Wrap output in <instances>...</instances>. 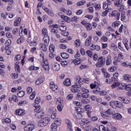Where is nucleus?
<instances>
[{"label":"nucleus","instance_id":"nucleus-58","mask_svg":"<svg viewBox=\"0 0 131 131\" xmlns=\"http://www.w3.org/2000/svg\"><path fill=\"white\" fill-rule=\"evenodd\" d=\"M81 102L83 104H89V103H90V100L88 99H83L81 100Z\"/></svg>","mask_w":131,"mask_h":131},{"label":"nucleus","instance_id":"nucleus-50","mask_svg":"<svg viewBox=\"0 0 131 131\" xmlns=\"http://www.w3.org/2000/svg\"><path fill=\"white\" fill-rule=\"evenodd\" d=\"M25 40V38L21 37L17 39V42L18 44L22 43V42H23V41H24Z\"/></svg>","mask_w":131,"mask_h":131},{"label":"nucleus","instance_id":"nucleus-2","mask_svg":"<svg viewBox=\"0 0 131 131\" xmlns=\"http://www.w3.org/2000/svg\"><path fill=\"white\" fill-rule=\"evenodd\" d=\"M43 43H40V49L44 53H46L48 51V47H49V43L50 40H43Z\"/></svg>","mask_w":131,"mask_h":131},{"label":"nucleus","instance_id":"nucleus-38","mask_svg":"<svg viewBox=\"0 0 131 131\" xmlns=\"http://www.w3.org/2000/svg\"><path fill=\"white\" fill-rule=\"evenodd\" d=\"M61 57L63 59H68V58H69V54H68L66 53H61Z\"/></svg>","mask_w":131,"mask_h":131},{"label":"nucleus","instance_id":"nucleus-51","mask_svg":"<svg viewBox=\"0 0 131 131\" xmlns=\"http://www.w3.org/2000/svg\"><path fill=\"white\" fill-rule=\"evenodd\" d=\"M106 82L107 83H109L110 84H111V83H113V82H115V80L113 78H112L111 79H106Z\"/></svg>","mask_w":131,"mask_h":131},{"label":"nucleus","instance_id":"nucleus-36","mask_svg":"<svg viewBox=\"0 0 131 131\" xmlns=\"http://www.w3.org/2000/svg\"><path fill=\"white\" fill-rule=\"evenodd\" d=\"M73 62L75 65H79L81 62V60H80L79 58H76L73 61Z\"/></svg>","mask_w":131,"mask_h":131},{"label":"nucleus","instance_id":"nucleus-16","mask_svg":"<svg viewBox=\"0 0 131 131\" xmlns=\"http://www.w3.org/2000/svg\"><path fill=\"white\" fill-rule=\"evenodd\" d=\"M90 50L91 51H99L100 50H101V47L99 45H95V44H92V45L90 47Z\"/></svg>","mask_w":131,"mask_h":131},{"label":"nucleus","instance_id":"nucleus-20","mask_svg":"<svg viewBox=\"0 0 131 131\" xmlns=\"http://www.w3.org/2000/svg\"><path fill=\"white\" fill-rule=\"evenodd\" d=\"M45 81V77H39L36 81V84L37 85H39V84H41L42 82Z\"/></svg>","mask_w":131,"mask_h":131},{"label":"nucleus","instance_id":"nucleus-7","mask_svg":"<svg viewBox=\"0 0 131 131\" xmlns=\"http://www.w3.org/2000/svg\"><path fill=\"white\" fill-rule=\"evenodd\" d=\"M121 20L124 22H128L129 21V16H128V13L127 12H121Z\"/></svg>","mask_w":131,"mask_h":131},{"label":"nucleus","instance_id":"nucleus-6","mask_svg":"<svg viewBox=\"0 0 131 131\" xmlns=\"http://www.w3.org/2000/svg\"><path fill=\"white\" fill-rule=\"evenodd\" d=\"M113 112V111L109 108L106 112L101 113V115L104 119H109L110 115L112 114Z\"/></svg>","mask_w":131,"mask_h":131},{"label":"nucleus","instance_id":"nucleus-53","mask_svg":"<svg viewBox=\"0 0 131 131\" xmlns=\"http://www.w3.org/2000/svg\"><path fill=\"white\" fill-rule=\"evenodd\" d=\"M29 70L33 71L34 70H38V69H39V67H36L35 66H31L29 68Z\"/></svg>","mask_w":131,"mask_h":131},{"label":"nucleus","instance_id":"nucleus-30","mask_svg":"<svg viewBox=\"0 0 131 131\" xmlns=\"http://www.w3.org/2000/svg\"><path fill=\"white\" fill-rule=\"evenodd\" d=\"M112 63V60H111V56H108L107 57V59L106 60V66H109V65H111Z\"/></svg>","mask_w":131,"mask_h":131},{"label":"nucleus","instance_id":"nucleus-18","mask_svg":"<svg viewBox=\"0 0 131 131\" xmlns=\"http://www.w3.org/2000/svg\"><path fill=\"white\" fill-rule=\"evenodd\" d=\"M110 131V130H109V128H107L106 129V127H105V126L103 125H101L99 126V130L97 128H95L93 130V131Z\"/></svg>","mask_w":131,"mask_h":131},{"label":"nucleus","instance_id":"nucleus-42","mask_svg":"<svg viewBox=\"0 0 131 131\" xmlns=\"http://www.w3.org/2000/svg\"><path fill=\"white\" fill-rule=\"evenodd\" d=\"M25 95V92L24 91H21L17 93V96L19 98H22V97H24Z\"/></svg>","mask_w":131,"mask_h":131},{"label":"nucleus","instance_id":"nucleus-47","mask_svg":"<svg viewBox=\"0 0 131 131\" xmlns=\"http://www.w3.org/2000/svg\"><path fill=\"white\" fill-rule=\"evenodd\" d=\"M101 92V89L99 87H96L95 89L93 91V93L94 94H100V93Z\"/></svg>","mask_w":131,"mask_h":131},{"label":"nucleus","instance_id":"nucleus-62","mask_svg":"<svg viewBox=\"0 0 131 131\" xmlns=\"http://www.w3.org/2000/svg\"><path fill=\"white\" fill-rule=\"evenodd\" d=\"M87 115L89 117V118H92L93 116H94V114H93V112L92 111L87 112Z\"/></svg>","mask_w":131,"mask_h":131},{"label":"nucleus","instance_id":"nucleus-52","mask_svg":"<svg viewBox=\"0 0 131 131\" xmlns=\"http://www.w3.org/2000/svg\"><path fill=\"white\" fill-rule=\"evenodd\" d=\"M119 26V21H116L114 22L112 25V27H113V28L115 27H118Z\"/></svg>","mask_w":131,"mask_h":131},{"label":"nucleus","instance_id":"nucleus-25","mask_svg":"<svg viewBox=\"0 0 131 131\" xmlns=\"http://www.w3.org/2000/svg\"><path fill=\"white\" fill-rule=\"evenodd\" d=\"M128 40L127 39H124L123 40V43L125 47L126 48V50L127 51L129 50V47L128 46Z\"/></svg>","mask_w":131,"mask_h":131},{"label":"nucleus","instance_id":"nucleus-48","mask_svg":"<svg viewBox=\"0 0 131 131\" xmlns=\"http://www.w3.org/2000/svg\"><path fill=\"white\" fill-rule=\"evenodd\" d=\"M93 7H95L96 10H100L101 9V5L97 3H93Z\"/></svg>","mask_w":131,"mask_h":131},{"label":"nucleus","instance_id":"nucleus-27","mask_svg":"<svg viewBox=\"0 0 131 131\" xmlns=\"http://www.w3.org/2000/svg\"><path fill=\"white\" fill-rule=\"evenodd\" d=\"M44 11H45L49 16H51V17H54V16H55L54 12H52V11L50 10V9H48L47 8H45Z\"/></svg>","mask_w":131,"mask_h":131},{"label":"nucleus","instance_id":"nucleus-11","mask_svg":"<svg viewBox=\"0 0 131 131\" xmlns=\"http://www.w3.org/2000/svg\"><path fill=\"white\" fill-rule=\"evenodd\" d=\"M81 24H82V25H84V26H85L88 31H90L93 29V27L92 26V25L89 23H87L85 20L82 21Z\"/></svg>","mask_w":131,"mask_h":131},{"label":"nucleus","instance_id":"nucleus-54","mask_svg":"<svg viewBox=\"0 0 131 131\" xmlns=\"http://www.w3.org/2000/svg\"><path fill=\"white\" fill-rule=\"evenodd\" d=\"M17 99V96L15 95H12L11 97H9V101H14L16 102Z\"/></svg>","mask_w":131,"mask_h":131},{"label":"nucleus","instance_id":"nucleus-46","mask_svg":"<svg viewBox=\"0 0 131 131\" xmlns=\"http://www.w3.org/2000/svg\"><path fill=\"white\" fill-rule=\"evenodd\" d=\"M94 6H91L90 7L88 8V13H90V14H93L94 13Z\"/></svg>","mask_w":131,"mask_h":131},{"label":"nucleus","instance_id":"nucleus-24","mask_svg":"<svg viewBox=\"0 0 131 131\" xmlns=\"http://www.w3.org/2000/svg\"><path fill=\"white\" fill-rule=\"evenodd\" d=\"M63 84L64 85H66V86H69L70 85H71V80H70V79L69 78H67L63 81Z\"/></svg>","mask_w":131,"mask_h":131},{"label":"nucleus","instance_id":"nucleus-9","mask_svg":"<svg viewBox=\"0 0 131 131\" xmlns=\"http://www.w3.org/2000/svg\"><path fill=\"white\" fill-rule=\"evenodd\" d=\"M119 76V74L118 73H115L113 74V79L115 80V83H113L112 86L113 88H117V86H118V83L117 81V77Z\"/></svg>","mask_w":131,"mask_h":131},{"label":"nucleus","instance_id":"nucleus-32","mask_svg":"<svg viewBox=\"0 0 131 131\" xmlns=\"http://www.w3.org/2000/svg\"><path fill=\"white\" fill-rule=\"evenodd\" d=\"M124 80L127 82L131 81V77L128 75H124L123 76Z\"/></svg>","mask_w":131,"mask_h":131},{"label":"nucleus","instance_id":"nucleus-15","mask_svg":"<svg viewBox=\"0 0 131 131\" xmlns=\"http://www.w3.org/2000/svg\"><path fill=\"white\" fill-rule=\"evenodd\" d=\"M65 122L66 124H67V127L69 130H73L72 129V122H71V121L68 119H67L65 120Z\"/></svg>","mask_w":131,"mask_h":131},{"label":"nucleus","instance_id":"nucleus-43","mask_svg":"<svg viewBox=\"0 0 131 131\" xmlns=\"http://www.w3.org/2000/svg\"><path fill=\"white\" fill-rule=\"evenodd\" d=\"M121 102L125 103V104H129V102H130V99L129 98H125L124 100H121Z\"/></svg>","mask_w":131,"mask_h":131},{"label":"nucleus","instance_id":"nucleus-1","mask_svg":"<svg viewBox=\"0 0 131 131\" xmlns=\"http://www.w3.org/2000/svg\"><path fill=\"white\" fill-rule=\"evenodd\" d=\"M76 82L75 84L72 86L71 92L72 93H90V90L83 87L84 81L83 78H80L79 76H77L75 78Z\"/></svg>","mask_w":131,"mask_h":131},{"label":"nucleus","instance_id":"nucleus-39","mask_svg":"<svg viewBox=\"0 0 131 131\" xmlns=\"http://www.w3.org/2000/svg\"><path fill=\"white\" fill-rule=\"evenodd\" d=\"M49 50L51 53L55 52V45L54 44H51L49 46Z\"/></svg>","mask_w":131,"mask_h":131},{"label":"nucleus","instance_id":"nucleus-40","mask_svg":"<svg viewBox=\"0 0 131 131\" xmlns=\"http://www.w3.org/2000/svg\"><path fill=\"white\" fill-rule=\"evenodd\" d=\"M122 106H123V104L122 102L119 101H117L116 107L121 108H122Z\"/></svg>","mask_w":131,"mask_h":131},{"label":"nucleus","instance_id":"nucleus-61","mask_svg":"<svg viewBox=\"0 0 131 131\" xmlns=\"http://www.w3.org/2000/svg\"><path fill=\"white\" fill-rule=\"evenodd\" d=\"M115 70H116V67L114 66L111 67L108 69V71L110 72H114Z\"/></svg>","mask_w":131,"mask_h":131},{"label":"nucleus","instance_id":"nucleus-45","mask_svg":"<svg viewBox=\"0 0 131 131\" xmlns=\"http://www.w3.org/2000/svg\"><path fill=\"white\" fill-rule=\"evenodd\" d=\"M59 30H60V31H62V32H64V31H66L67 29V27L63 25L59 26Z\"/></svg>","mask_w":131,"mask_h":131},{"label":"nucleus","instance_id":"nucleus-26","mask_svg":"<svg viewBox=\"0 0 131 131\" xmlns=\"http://www.w3.org/2000/svg\"><path fill=\"white\" fill-rule=\"evenodd\" d=\"M50 88L51 90H52L53 92H58L59 91V87L57 85H50Z\"/></svg>","mask_w":131,"mask_h":131},{"label":"nucleus","instance_id":"nucleus-3","mask_svg":"<svg viewBox=\"0 0 131 131\" xmlns=\"http://www.w3.org/2000/svg\"><path fill=\"white\" fill-rule=\"evenodd\" d=\"M35 112H36L35 114V117L36 118H41L42 116H45V112L43 111L40 110V106H38L36 107L34 110Z\"/></svg>","mask_w":131,"mask_h":131},{"label":"nucleus","instance_id":"nucleus-60","mask_svg":"<svg viewBox=\"0 0 131 131\" xmlns=\"http://www.w3.org/2000/svg\"><path fill=\"white\" fill-rule=\"evenodd\" d=\"M57 116V112L54 111L51 115V118L52 119H55Z\"/></svg>","mask_w":131,"mask_h":131},{"label":"nucleus","instance_id":"nucleus-12","mask_svg":"<svg viewBox=\"0 0 131 131\" xmlns=\"http://www.w3.org/2000/svg\"><path fill=\"white\" fill-rule=\"evenodd\" d=\"M56 104L57 105V110L59 111V112H61L62 110H63V102H62V100L61 99H58L56 101Z\"/></svg>","mask_w":131,"mask_h":131},{"label":"nucleus","instance_id":"nucleus-55","mask_svg":"<svg viewBox=\"0 0 131 131\" xmlns=\"http://www.w3.org/2000/svg\"><path fill=\"white\" fill-rule=\"evenodd\" d=\"M75 45L77 47V48H78L80 46V40L79 39H76L75 41Z\"/></svg>","mask_w":131,"mask_h":131},{"label":"nucleus","instance_id":"nucleus-64","mask_svg":"<svg viewBox=\"0 0 131 131\" xmlns=\"http://www.w3.org/2000/svg\"><path fill=\"white\" fill-rule=\"evenodd\" d=\"M82 98H89V93H85L81 94Z\"/></svg>","mask_w":131,"mask_h":131},{"label":"nucleus","instance_id":"nucleus-23","mask_svg":"<svg viewBox=\"0 0 131 131\" xmlns=\"http://www.w3.org/2000/svg\"><path fill=\"white\" fill-rule=\"evenodd\" d=\"M16 115L21 116L25 114V111L24 109L19 108L16 111Z\"/></svg>","mask_w":131,"mask_h":131},{"label":"nucleus","instance_id":"nucleus-37","mask_svg":"<svg viewBox=\"0 0 131 131\" xmlns=\"http://www.w3.org/2000/svg\"><path fill=\"white\" fill-rule=\"evenodd\" d=\"M121 60H123V55L121 53H120L118 55V58L117 59V61L121 62Z\"/></svg>","mask_w":131,"mask_h":131},{"label":"nucleus","instance_id":"nucleus-35","mask_svg":"<svg viewBox=\"0 0 131 131\" xmlns=\"http://www.w3.org/2000/svg\"><path fill=\"white\" fill-rule=\"evenodd\" d=\"M61 19L64 20V21H66V22H67V23H69V22H70V18L68 17V16L65 15H61Z\"/></svg>","mask_w":131,"mask_h":131},{"label":"nucleus","instance_id":"nucleus-14","mask_svg":"<svg viewBox=\"0 0 131 131\" xmlns=\"http://www.w3.org/2000/svg\"><path fill=\"white\" fill-rule=\"evenodd\" d=\"M52 69L54 71H59L60 70V64L58 63L53 62L52 64Z\"/></svg>","mask_w":131,"mask_h":131},{"label":"nucleus","instance_id":"nucleus-29","mask_svg":"<svg viewBox=\"0 0 131 131\" xmlns=\"http://www.w3.org/2000/svg\"><path fill=\"white\" fill-rule=\"evenodd\" d=\"M61 119L56 118L53 123H55L56 125H57V126H59L61 125Z\"/></svg>","mask_w":131,"mask_h":131},{"label":"nucleus","instance_id":"nucleus-10","mask_svg":"<svg viewBox=\"0 0 131 131\" xmlns=\"http://www.w3.org/2000/svg\"><path fill=\"white\" fill-rule=\"evenodd\" d=\"M112 17H115L116 20H119L120 19V13L117 10H114L111 13Z\"/></svg>","mask_w":131,"mask_h":131},{"label":"nucleus","instance_id":"nucleus-34","mask_svg":"<svg viewBox=\"0 0 131 131\" xmlns=\"http://www.w3.org/2000/svg\"><path fill=\"white\" fill-rule=\"evenodd\" d=\"M51 127L52 131H57V129H58V126L54 123H52Z\"/></svg>","mask_w":131,"mask_h":131},{"label":"nucleus","instance_id":"nucleus-59","mask_svg":"<svg viewBox=\"0 0 131 131\" xmlns=\"http://www.w3.org/2000/svg\"><path fill=\"white\" fill-rule=\"evenodd\" d=\"M119 7V11L120 12H122L124 10V5L123 4H121Z\"/></svg>","mask_w":131,"mask_h":131},{"label":"nucleus","instance_id":"nucleus-8","mask_svg":"<svg viewBox=\"0 0 131 131\" xmlns=\"http://www.w3.org/2000/svg\"><path fill=\"white\" fill-rule=\"evenodd\" d=\"M42 34L43 35V40H50V36L48 34V30L47 28L42 29Z\"/></svg>","mask_w":131,"mask_h":131},{"label":"nucleus","instance_id":"nucleus-22","mask_svg":"<svg viewBox=\"0 0 131 131\" xmlns=\"http://www.w3.org/2000/svg\"><path fill=\"white\" fill-rule=\"evenodd\" d=\"M12 43V40L11 39H8L5 42V50H9L11 48V45Z\"/></svg>","mask_w":131,"mask_h":131},{"label":"nucleus","instance_id":"nucleus-13","mask_svg":"<svg viewBox=\"0 0 131 131\" xmlns=\"http://www.w3.org/2000/svg\"><path fill=\"white\" fill-rule=\"evenodd\" d=\"M34 124H29L28 125H26L24 128V131H32L33 129H34Z\"/></svg>","mask_w":131,"mask_h":131},{"label":"nucleus","instance_id":"nucleus-31","mask_svg":"<svg viewBox=\"0 0 131 131\" xmlns=\"http://www.w3.org/2000/svg\"><path fill=\"white\" fill-rule=\"evenodd\" d=\"M121 65L123 67H128V66H129V68H131L130 63H129V62H128V61H124V62H122V63H121Z\"/></svg>","mask_w":131,"mask_h":131},{"label":"nucleus","instance_id":"nucleus-33","mask_svg":"<svg viewBox=\"0 0 131 131\" xmlns=\"http://www.w3.org/2000/svg\"><path fill=\"white\" fill-rule=\"evenodd\" d=\"M21 23V18L20 17H18L16 21H14V26H18V25H20Z\"/></svg>","mask_w":131,"mask_h":131},{"label":"nucleus","instance_id":"nucleus-56","mask_svg":"<svg viewBox=\"0 0 131 131\" xmlns=\"http://www.w3.org/2000/svg\"><path fill=\"white\" fill-rule=\"evenodd\" d=\"M26 104H27V101L26 100H23L19 102L18 105L23 106V105H26Z\"/></svg>","mask_w":131,"mask_h":131},{"label":"nucleus","instance_id":"nucleus-41","mask_svg":"<svg viewBox=\"0 0 131 131\" xmlns=\"http://www.w3.org/2000/svg\"><path fill=\"white\" fill-rule=\"evenodd\" d=\"M3 123H11V119L7 118L2 120Z\"/></svg>","mask_w":131,"mask_h":131},{"label":"nucleus","instance_id":"nucleus-28","mask_svg":"<svg viewBox=\"0 0 131 131\" xmlns=\"http://www.w3.org/2000/svg\"><path fill=\"white\" fill-rule=\"evenodd\" d=\"M114 5L118 7L121 4H122V0H114Z\"/></svg>","mask_w":131,"mask_h":131},{"label":"nucleus","instance_id":"nucleus-21","mask_svg":"<svg viewBox=\"0 0 131 131\" xmlns=\"http://www.w3.org/2000/svg\"><path fill=\"white\" fill-rule=\"evenodd\" d=\"M92 36H89L86 38L85 42V45L86 47H89V46L91 45L92 42Z\"/></svg>","mask_w":131,"mask_h":131},{"label":"nucleus","instance_id":"nucleus-63","mask_svg":"<svg viewBox=\"0 0 131 131\" xmlns=\"http://www.w3.org/2000/svg\"><path fill=\"white\" fill-rule=\"evenodd\" d=\"M126 91H131V84H128L125 86Z\"/></svg>","mask_w":131,"mask_h":131},{"label":"nucleus","instance_id":"nucleus-19","mask_svg":"<svg viewBox=\"0 0 131 131\" xmlns=\"http://www.w3.org/2000/svg\"><path fill=\"white\" fill-rule=\"evenodd\" d=\"M113 118L116 120H119L122 118V115L120 113H115L113 115Z\"/></svg>","mask_w":131,"mask_h":131},{"label":"nucleus","instance_id":"nucleus-49","mask_svg":"<svg viewBox=\"0 0 131 131\" xmlns=\"http://www.w3.org/2000/svg\"><path fill=\"white\" fill-rule=\"evenodd\" d=\"M43 69L46 71H49V70H50V66L49 65V63H44Z\"/></svg>","mask_w":131,"mask_h":131},{"label":"nucleus","instance_id":"nucleus-4","mask_svg":"<svg viewBox=\"0 0 131 131\" xmlns=\"http://www.w3.org/2000/svg\"><path fill=\"white\" fill-rule=\"evenodd\" d=\"M49 123H50V119L49 117H46L39 121L38 125L41 127L47 126Z\"/></svg>","mask_w":131,"mask_h":131},{"label":"nucleus","instance_id":"nucleus-5","mask_svg":"<svg viewBox=\"0 0 131 131\" xmlns=\"http://www.w3.org/2000/svg\"><path fill=\"white\" fill-rule=\"evenodd\" d=\"M106 62V59L104 57H100L98 59V62L96 64V67L101 68L103 67L105 65Z\"/></svg>","mask_w":131,"mask_h":131},{"label":"nucleus","instance_id":"nucleus-57","mask_svg":"<svg viewBox=\"0 0 131 131\" xmlns=\"http://www.w3.org/2000/svg\"><path fill=\"white\" fill-rule=\"evenodd\" d=\"M84 4H85V1L83 0V1H81L79 2H78L77 3V6H78L79 7L80 6H82L83 5H84Z\"/></svg>","mask_w":131,"mask_h":131},{"label":"nucleus","instance_id":"nucleus-17","mask_svg":"<svg viewBox=\"0 0 131 131\" xmlns=\"http://www.w3.org/2000/svg\"><path fill=\"white\" fill-rule=\"evenodd\" d=\"M74 118L76 119H81L82 118V114L79 112H76L73 114Z\"/></svg>","mask_w":131,"mask_h":131},{"label":"nucleus","instance_id":"nucleus-44","mask_svg":"<svg viewBox=\"0 0 131 131\" xmlns=\"http://www.w3.org/2000/svg\"><path fill=\"white\" fill-rule=\"evenodd\" d=\"M117 101H112L110 102V105L112 108H115L116 107Z\"/></svg>","mask_w":131,"mask_h":131}]
</instances>
